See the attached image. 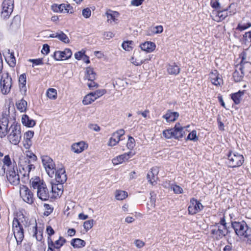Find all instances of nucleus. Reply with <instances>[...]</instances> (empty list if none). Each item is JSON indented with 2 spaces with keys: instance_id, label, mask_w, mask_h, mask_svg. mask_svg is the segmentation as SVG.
I'll use <instances>...</instances> for the list:
<instances>
[{
  "instance_id": "obj_34",
  "label": "nucleus",
  "mask_w": 251,
  "mask_h": 251,
  "mask_svg": "<svg viewBox=\"0 0 251 251\" xmlns=\"http://www.w3.org/2000/svg\"><path fill=\"white\" fill-rule=\"evenodd\" d=\"M127 197V193L126 191L118 190L115 192V198L117 200H123L125 199Z\"/></svg>"
},
{
  "instance_id": "obj_38",
  "label": "nucleus",
  "mask_w": 251,
  "mask_h": 251,
  "mask_svg": "<svg viewBox=\"0 0 251 251\" xmlns=\"http://www.w3.org/2000/svg\"><path fill=\"white\" fill-rule=\"evenodd\" d=\"M95 98L93 96L92 93H90L85 96L82 100L84 105H88L95 100Z\"/></svg>"
},
{
  "instance_id": "obj_22",
  "label": "nucleus",
  "mask_w": 251,
  "mask_h": 251,
  "mask_svg": "<svg viewBox=\"0 0 251 251\" xmlns=\"http://www.w3.org/2000/svg\"><path fill=\"white\" fill-rule=\"evenodd\" d=\"M107 17V21L111 24L117 23L118 17L119 16V12L109 10L105 13Z\"/></svg>"
},
{
  "instance_id": "obj_44",
  "label": "nucleus",
  "mask_w": 251,
  "mask_h": 251,
  "mask_svg": "<svg viewBox=\"0 0 251 251\" xmlns=\"http://www.w3.org/2000/svg\"><path fill=\"white\" fill-rule=\"evenodd\" d=\"M133 45L132 41H125L122 44V47L125 50L129 51L132 50Z\"/></svg>"
},
{
  "instance_id": "obj_58",
  "label": "nucleus",
  "mask_w": 251,
  "mask_h": 251,
  "mask_svg": "<svg viewBox=\"0 0 251 251\" xmlns=\"http://www.w3.org/2000/svg\"><path fill=\"white\" fill-rule=\"evenodd\" d=\"M50 52V46L48 44H44L43 46L41 52L43 54H48Z\"/></svg>"
},
{
  "instance_id": "obj_8",
  "label": "nucleus",
  "mask_w": 251,
  "mask_h": 251,
  "mask_svg": "<svg viewBox=\"0 0 251 251\" xmlns=\"http://www.w3.org/2000/svg\"><path fill=\"white\" fill-rule=\"evenodd\" d=\"M1 17L3 19L8 18L13 12L14 0H4L1 4Z\"/></svg>"
},
{
  "instance_id": "obj_42",
  "label": "nucleus",
  "mask_w": 251,
  "mask_h": 251,
  "mask_svg": "<svg viewBox=\"0 0 251 251\" xmlns=\"http://www.w3.org/2000/svg\"><path fill=\"white\" fill-rule=\"evenodd\" d=\"M58 39L64 43L67 44L70 42L68 37L61 31H58Z\"/></svg>"
},
{
  "instance_id": "obj_10",
  "label": "nucleus",
  "mask_w": 251,
  "mask_h": 251,
  "mask_svg": "<svg viewBox=\"0 0 251 251\" xmlns=\"http://www.w3.org/2000/svg\"><path fill=\"white\" fill-rule=\"evenodd\" d=\"M231 226L236 235L239 237H243L250 227L244 221L232 222Z\"/></svg>"
},
{
  "instance_id": "obj_19",
  "label": "nucleus",
  "mask_w": 251,
  "mask_h": 251,
  "mask_svg": "<svg viewBox=\"0 0 251 251\" xmlns=\"http://www.w3.org/2000/svg\"><path fill=\"white\" fill-rule=\"evenodd\" d=\"M220 3L218 1L216 0H211V5L214 8H217L219 7ZM220 11L217 9L213 10L211 14L212 19L217 22H220Z\"/></svg>"
},
{
  "instance_id": "obj_12",
  "label": "nucleus",
  "mask_w": 251,
  "mask_h": 251,
  "mask_svg": "<svg viewBox=\"0 0 251 251\" xmlns=\"http://www.w3.org/2000/svg\"><path fill=\"white\" fill-rule=\"evenodd\" d=\"M72 55V52L70 49L66 48L63 51H55L52 57L55 60H65L69 59Z\"/></svg>"
},
{
  "instance_id": "obj_50",
  "label": "nucleus",
  "mask_w": 251,
  "mask_h": 251,
  "mask_svg": "<svg viewBox=\"0 0 251 251\" xmlns=\"http://www.w3.org/2000/svg\"><path fill=\"white\" fill-rule=\"evenodd\" d=\"M135 146V140L131 136H129L126 146L128 149L132 150Z\"/></svg>"
},
{
  "instance_id": "obj_55",
  "label": "nucleus",
  "mask_w": 251,
  "mask_h": 251,
  "mask_svg": "<svg viewBox=\"0 0 251 251\" xmlns=\"http://www.w3.org/2000/svg\"><path fill=\"white\" fill-rule=\"evenodd\" d=\"M28 61L32 62L33 63L32 64V67H34L35 65H43V60L41 58H38V59H29L28 60Z\"/></svg>"
},
{
  "instance_id": "obj_62",
  "label": "nucleus",
  "mask_w": 251,
  "mask_h": 251,
  "mask_svg": "<svg viewBox=\"0 0 251 251\" xmlns=\"http://www.w3.org/2000/svg\"><path fill=\"white\" fill-rule=\"evenodd\" d=\"M7 62L11 67H14L16 65V59L15 57L9 58L7 60Z\"/></svg>"
},
{
  "instance_id": "obj_17",
  "label": "nucleus",
  "mask_w": 251,
  "mask_h": 251,
  "mask_svg": "<svg viewBox=\"0 0 251 251\" xmlns=\"http://www.w3.org/2000/svg\"><path fill=\"white\" fill-rule=\"evenodd\" d=\"M34 131L28 130L25 132L24 136L23 146L26 149H29L32 146V139L34 136Z\"/></svg>"
},
{
  "instance_id": "obj_56",
  "label": "nucleus",
  "mask_w": 251,
  "mask_h": 251,
  "mask_svg": "<svg viewBox=\"0 0 251 251\" xmlns=\"http://www.w3.org/2000/svg\"><path fill=\"white\" fill-rule=\"evenodd\" d=\"M82 15L85 18H89L91 15V11L89 8H86L82 10Z\"/></svg>"
},
{
  "instance_id": "obj_13",
  "label": "nucleus",
  "mask_w": 251,
  "mask_h": 251,
  "mask_svg": "<svg viewBox=\"0 0 251 251\" xmlns=\"http://www.w3.org/2000/svg\"><path fill=\"white\" fill-rule=\"evenodd\" d=\"M203 208L201 203L192 198L190 200V205L188 208V211L189 214L194 215L200 211Z\"/></svg>"
},
{
  "instance_id": "obj_16",
  "label": "nucleus",
  "mask_w": 251,
  "mask_h": 251,
  "mask_svg": "<svg viewBox=\"0 0 251 251\" xmlns=\"http://www.w3.org/2000/svg\"><path fill=\"white\" fill-rule=\"evenodd\" d=\"M134 154V153L132 151H129L127 153H125L123 154L120 155L112 160V163L114 165H118L121 164L126 160H127Z\"/></svg>"
},
{
  "instance_id": "obj_1",
  "label": "nucleus",
  "mask_w": 251,
  "mask_h": 251,
  "mask_svg": "<svg viewBox=\"0 0 251 251\" xmlns=\"http://www.w3.org/2000/svg\"><path fill=\"white\" fill-rule=\"evenodd\" d=\"M37 160V156L31 151H26V155L19 158V166L20 172L24 176L22 180L25 181L29 179V173L35 169L33 163Z\"/></svg>"
},
{
  "instance_id": "obj_25",
  "label": "nucleus",
  "mask_w": 251,
  "mask_h": 251,
  "mask_svg": "<svg viewBox=\"0 0 251 251\" xmlns=\"http://www.w3.org/2000/svg\"><path fill=\"white\" fill-rule=\"evenodd\" d=\"M155 44L151 42H145L140 45V48L142 50L147 52H151L155 49Z\"/></svg>"
},
{
  "instance_id": "obj_60",
  "label": "nucleus",
  "mask_w": 251,
  "mask_h": 251,
  "mask_svg": "<svg viewBox=\"0 0 251 251\" xmlns=\"http://www.w3.org/2000/svg\"><path fill=\"white\" fill-rule=\"evenodd\" d=\"M84 55V52H83L82 51H79L75 53V57L77 60H80L81 59L83 58Z\"/></svg>"
},
{
  "instance_id": "obj_6",
  "label": "nucleus",
  "mask_w": 251,
  "mask_h": 251,
  "mask_svg": "<svg viewBox=\"0 0 251 251\" xmlns=\"http://www.w3.org/2000/svg\"><path fill=\"white\" fill-rule=\"evenodd\" d=\"M12 79L7 72H3L0 79V90L3 95H7L11 91Z\"/></svg>"
},
{
  "instance_id": "obj_37",
  "label": "nucleus",
  "mask_w": 251,
  "mask_h": 251,
  "mask_svg": "<svg viewBox=\"0 0 251 251\" xmlns=\"http://www.w3.org/2000/svg\"><path fill=\"white\" fill-rule=\"evenodd\" d=\"M66 242V240L62 237H60L59 239L55 241L54 244L52 241H50V244L52 246H53L54 248L58 249L60 248L61 246L63 245V244Z\"/></svg>"
},
{
  "instance_id": "obj_7",
  "label": "nucleus",
  "mask_w": 251,
  "mask_h": 251,
  "mask_svg": "<svg viewBox=\"0 0 251 251\" xmlns=\"http://www.w3.org/2000/svg\"><path fill=\"white\" fill-rule=\"evenodd\" d=\"M41 158L43 166L47 173L50 177H52L56 171L55 164L53 160L47 155L42 156Z\"/></svg>"
},
{
  "instance_id": "obj_32",
  "label": "nucleus",
  "mask_w": 251,
  "mask_h": 251,
  "mask_svg": "<svg viewBox=\"0 0 251 251\" xmlns=\"http://www.w3.org/2000/svg\"><path fill=\"white\" fill-rule=\"evenodd\" d=\"M244 91H239L237 93L232 94L231 99L235 104H238L240 103L241 100V97L244 95Z\"/></svg>"
},
{
  "instance_id": "obj_63",
  "label": "nucleus",
  "mask_w": 251,
  "mask_h": 251,
  "mask_svg": "<svg viewBox=\"0 0 251 251\" xmlns=\"http://www.w3.org/2000/svg\"><path fill=\"white\" fill-rule=\"evenodd\" d=\"M44 206L46 209L47 210L45 213L46 215H48L49 214L52 212L53 208L51 207L50 205L48 204H45Z\"/></svg>"
},
{
  "instance_id": "obj_53",
  "label": "nucleus",
  "mask_w": 251,
  "mask_h": 251,
  "mask_svg": "<svg viewBox=\"0 0 251 251\" xmlns=\"http://www.w3.org/2000/svg\"><path fill=\"white\" fill-rule=\"evenodd\" d=\"M198 138L197 136V132L196 130H193L190 132L187 137V140H189L193 141L198 140Z\"/></svg>"
},
{
  "instance_id": "obj_59",
  "label": "nucleus",
  "mask_w": 251,
  "mask_h": 251,
  "mask_svg": "<svg viewBox=\"0 0 251 251\" xmlns=\"http://www.w3.org/2000/svg\"><path fill=\"white\" fill-rule=\"evenodd\" d=\"M65 13H73L74 12V9L73 7L70 4L65 3Z\"/></svg>"
},
{
  "instance_id": "obj_61",
  "label": "nucleus",
  "mask_w": 251,
  "mask_h": 251,
  "mask_svg": "<svg viewBox=\"0 0 251 251\" xmlns=\"http://www.w3.org/2000/svg\"><path fill=\"white\" fill-rule=\"evenodd\" d=\"M144 0H132L131 1V4L134 6H138L141 5Z\"/></svg>"
},
{
  "instance_id": "obj_20",
  "label": "nucleus",
  "mask_w": 251,
  "mask_h": 251,
  "mask_svg": "<svg viewBox=\"0 0 251 251\" xmlns=\"http://www.w3.org/2000/svg\"><path fill=\"white\" fill-rule=\"evenodd\" d=\"M184 127L182 126L179 123H176L175 127L172 128L173 132H174V138L179 139L182 138L184 133Z\"/></svg>"
},
{
  "instance_id": "obj_33",
  "label": "nucleus",
  "mask_w": 251,
  "mask_h": 251,
  "mask_svg": "<svg viewBox=\"0 0 251 251\" xmlns=\"http://www.w3.org/2000/svg\"><path fill=\"white\" fill-rule=\"evenodd\" d=\"M16 106L20 112H25L27 108V102L24 99H21L16 103Z\"/></svg>"
},
{
  "instance_id": "obj_46",
  "label": "nucleus",
  "mask_w": 251,
  "mask_h": 251,
  "mask_svg": "<svg viewBox=\"0 0 251 251\" xmlns=\"http://www.w3.org/2000/svg\"><path fill=\"white\" fill-rule=\"evenodd\" d=\"M146 60L147 59H142L135 58L134 57H132L130 60V62L132 64H133L136 66H139V65H141V64H142L143 63H144Z\"/></svg>"
},
{
  "instance_id": "obj_49",
  "label": "nucleus",
  "mask_w": 251,
  "mask_h": 251,
  "mask_svg": "<svg viewBox=\"0 0 251 251\" xmlns=\"http://www.w3.org/2000/svg\"><path fill=\"white\" fill-rule=\"evenodd\" d=\"M245 238V240L246 243L249 244H251V228H249L247 230L246 233L243 236Z\"/></svg>"
},
{
  "instance_id": "obj_5",
  "label": "nucleus",
  "mask_w": 251,
  "mask_h": 251,
  "mask_svg": "<svg viewBox=\"0 0 251 251\" xmlns=\"http://www.w3.org/2000/svg\"><path fill=\"white\" fill-rule=\"evenodd\" d=\"M12 231L17 245H20L24 238V233L20 218H14L12 222Z\"/></svg>"
},
{
  "instance_id": "obj_21",
  "label": "nucleus",
  "mask_w": 251,
  "mask_h": 251,
  "mask_svg": "<svg viewBox=\"0 0 251 251\" xmlns=\"http://www.w3.org/2000/svg\"><path fill=\"white\" fill-rule=\"evenodd\" d=\"M87 147V145L84 142L81 141L73 144L72 145L71 149L75 153H79L86 149Z\"/></svg>"
},
{
  "instance_id": "obj_11",
  "label": "nucleus",
  "mask_w": 251,
  "mask_h": 251,
  "mask_svg": "<svg viewBox=\"0 0 251 251\" xmlns=\"http://www.w3.org/2000/svg\"><path fill=\"white\" fill-rule=\"evenodd\" d=\"M20 193L23 200L28 203H32L33 201V195L28 187L25 185L20 187Z\"/></svg>"
},
{
  "instance_id": "obj_40",
  "label": "nucleus",
  "mask_w": 251,
  "mask_h": 251,
  "mask_svg": "<svg viewBox=\"0 0 251 251\" xmlns=\"http://www.w3.org/2000/svg\"><path fill=\"white\" fill-rule=\"evenodd\" d=\"M19 81L20 84V86L21 89H24L25 91H26V77L25 74H22L20 75L19 78Z\"/></svg>"
},
{
  "instance_id": "obj_48",
  "label": "nucleus",
  "mask_w": 251,
  "mask_h": 251,
  "mask_svg": "<svg viewBox=\"0 0 251 251\" xmlns=\"http://www.w3.org/2000/svg\"><path fill=\"white\" fill-rule=\"evenodd\" d=\"M250 27H251V23H243L242 22L238 24L237 29L242 31Z\"/></svg>"
},
{
  "instance_id": "obj_41",
  "label": "nucleus",
  "mask_w": 251,
  "mask_h": 251,
  "mask_svg": "<svg viewBox=\"0 0 251 251\" xmlns=\"http://www.w3.org/2000/svg\"><path fill=\"white\" fill-rule=\"evenodd\" d=\"M2 162L4 165L3 166H4V167L6 166L7 168V170L13 168L12 166L11 160L9 155H6L4 157Z\"/></svg>"
},
{
  "instance_id": "obj_26",
  "label": "nucleus",
  "mask_w": 251,
  "mask_h": 251,
  "mask_svg": "<svg viewBox=\"0 0 251 251\" xmlns=\"http://www.w3.org/2000/svg\"><path fill=\"white\" fill-rule=\"evenodd\" d=\"M167 72L171 75H177L180 72V68L176 63L169 64L167 68Z\"/></svg>"
},
{
  "instance_id": "obj_14",
  "label": "nucleus",
  "mask_w": 251,
  "mask_h": 251,
  "mask_svg": "<svg viewBox=\"0 0 251 251\" xmlns=\"http://www.w3.org/2000/svg\"><path fill=\"white\" fill-rule=\"evenodd\" d=\"M55 179L59 183H64L67 179L66 171L63 167L59 168L55 171Z\"/></svg>"
},
{
  "instance_id": "obj_24",
  "label": "nucleus",
  "mask_w": 251,
  "mask_h": 251,
  "mask_svg": "<svg viewBox=\"0 0 251 251\" xmlns=\"http://www.w3.org/2000/svg\"><path fill=\"white\" fill-rule=\"evenodd\" d=\"M179 116V113L177 112H171L168 110L167 113L163 116L167 122H174Z\"/></svg>"
},
{
  "instance_id": "obj_39",
  "label": "nucleus",
  "mask_w": 251,
  "mask_h": 251,
  "mask_svg": "<svg viewBox=\"0 0 251 251\" xmlns=\"http://www.w3.org/2000/svg\"><path fill=\"white\" fill-rule=\"evenodd\" d=\"M47 97L51 100H55L57 98V93L56 89L49 88L47 91Z\"/></svg>"
},
{
  "instance_id": "obj_2",
  "label": "nucleus",
  "mask_w": 251,
  "mask_h": 251,
  "mask_svg": "<svg viewBox=\"0 0 251 251\" xmlns=\"http://www.w3.org/2000/svg\"><path fill=\"white\" fill-rule=\"evenodd\" d=\"M30 183L33 189L37 190V195L39 199L42 201H47L50 198L51 191L48 188L45 182L39 177L31 178Z\"/></svg>"
},
{
  "instance_id": "obj_51",
  "label": "nucleus",
  "mask_w": 251,
  "mask_h": 251,
  "mask_svg": "<svg viewBox=\"0 0 251 251\" xmlns=\"http://www.w3.org/2000/svg\"><path fill=\"white\" fill-rule=\"evenodd\" d=\"M172 128H171L164 130L163 135L166 138L171 139L174 138Z\"/></svg>"
},
{
  "instance_id": "obj_30",
  "label": "nucleus",
  "mask_w": 251,
  "mask_h": 251,
  "mask_svg": "<svg viewBox=\"0 0 251 251\" xmlns=\"http://www.w3.org/2000/svg\"><path fill=\"white\" fill-rule=\"evenodd\" d=\"M209 78L212 83L215 85H218L220 84L219 79V74L217 70H214L209 74Z\"/></svg>"
},
{
  "instance_id": "obj_9",
  "label": "nucleus",
  "mask_w": 251,
  "mask_h": 251,
  "mask_svg": "<svg viewBox=\"0 0 251 251\" xmlns=\"http://www.w3.org/2000/svg\"><path fill=\"white\" fill-rule=\"evenodd\" d=\"M6 177L9 183L13 185H18L20 183V176L17 167H13L7 170Z\"/></svg>"
},
{
  "instance_id": "obj_31",
  "label": "nucleus",
  "mask_w": 251,
  "mask_h": 251,
  "mask_svg": "<svg viewBox=\"0 0 251 251\" xmlns=\"http://www.w3.org/2000/svg\"><path fill=\"white\" fill-rule=\"evenodd\" d=\"M240 71L236 70L233 73V77L235 82H239L240 81L244 76V73L243 72V68L242 67V65L240 67Z\"/></svg>"
},
{
  "instance_id": "obj_29",
  "label": "nucleus",
  "mask_w": 251,
  "mask_h": 251,
  "mask_svg": "<svg viewBox=\"0 0 251 251\" xmlns=\"http://www.w3.org/2000/svg\"><path fill=\"white\" fill-rule=\"evenodd\" d=\"M84 78L88 80H94L96 78V74L91 68H87L85 70Z\"/></svg>"
},
{
  "instance_id": "obj_3",
  "label": "nucleus",
  "mask_w": 251,
  "mask_h": 251,
  "mask_svg": "<svg viewBox=\"0 0 251 251\" xmlns=\"http://www.w3.org/2000/svg\"><path fill=\"white\" fill-rule=\"evenodd\" d=\"M21 127L20 124L13 123L9 127L7 134V140L13 145H18L22 139Z\"/></svg>"
},
{
  "instance_id": "obj_47",
  "label": "nucleus",
  "mask_w": 251,
  "mask_h": 251,
  "mask_svg": "<svg viewBox=\"0 0 251 251\" xmlns=\"http://www.w3.org/2000/svg\"><path fill=\"white\" fill-rule=\"evenodd\" d=\"M171 189L173 190L174 192L176 194H182L183 192V189L179 185L176 184H173L171 185Z\"/></svg>"
},
{
  "instance_id": "obj_54",
  "label": "nucleus",
  "mask_w": 251,
  "mask_h": 251,
  "mask_svg": "<svg viewBox=\"0 0 251 251\" xmlns=\"http://www.w3.org/2000/svg\"><path fill=\"white\" fill-rule=\"evenodd\" d=\"M93 220H88L85 221L83 224V226L84 229L88 231L93 226Z\"/></svg>"
},
{
  "instance_id": "obj_4",
  "label": "nucleus",
  "mask_w": 251,
  "mask_h": 251,
  "mask_svg": "<svg viewBox=\"0 0 251 251\" xmlns=\"http://www.w3.org/2000/svg\"><path fill=\"white\" fill-rule=\"evenodd\" d=\"M226 164L229 167L236 168L241 166L244 161L243 155L237 153L228 151L227 154L222 158Z\"/></svg>"
},
{
  "instance_id": "obj_27",
  "label": "nucleus",
  "mask_w": 251,
  "mask_h": 251,
  "mask_svg": "<svg viewBox=\"0 0 251 251\" xmlns=\"http://www.w3.org/2000/svg\"><path fill=\"white\" fill-rule=\"evenodd\" d=\"M22 123L24 126L29 127H33L36 124L35 121L30 118L26 114L23 115L22 118Z\"/></svg>"
},
{
  "instance_id": "obj_43",
  "label": "nucleus",
  "mask_w": 251,
  "mask_h": 251,
  "mask_svg": "<svg viewBox=\"0 0 251 251\" xmlns=\"http://www.w3.org/2000/svg\"><path fill=\"white\" fill-rule=\"evenodd\" d=\"M221 225L223 226V229H221V235L225 236L228 232L229 230L227 228L226 223L225 222L224 218L221 219Z\"/></svg>"
},
{
  "instance_id": "obj_45",
  "label": "nucleus",
  "mask_w": 251,
  "mask_h": 251,
  "mask_svg": "<svg viewBox=\"0 0 251 251\" xmlns=\"http://www.w3.org/2000/svg\"><path fill=\"white\" fill-rule=\"evenodd\" d=\"M120 141L118 139V138L116 137L114 133H113L109 140L108 145L113 147L116 145Z\"/></svg>"
},
{
  "instance_id": "obj_57",
  "label": "nucleus",
  "mask_w": 251,
  "mask_h": 251,
  "mask_svg": "<svg viewBox=\"0 0 251 251\" xmlns=\"http://www.w3.org/2000/svg\"><path fill=\"white\" fill-rule=\"evenodd\" d=\"M243 40L246 43L251 42V30L245 33L243 35Z\"/></svg>"
},
{
  "instance_id": "obj_64",
  "label": "nucleus",
  "mask_w": 251,
  "mask_h": 251,
  "mask_svg": "<svg viewBox=\"0 0 251 251\" xmlns=\"http://www.w3.org/2000/svg\"><path fill=\"white\" fill-rule=\"evenodd\" d=\"M89 127L90 129L95 131H99L100 130V127L96 124H90L89 125Z\"/></svg>"
},
{
  "instance_id": "obj_28",
  "label": "nucleus",
  "mask_w": 251,
  "mask_h": 251,
  "mask_svg": "<svg viewBox=\"0 0 251 251\" xmlns=\"http://www.w3.org/2000/svg\"><path fill=\"white\" fill-rule=\"evenodd\" d=\"M71 245L75 249H80L85 246L86 242L80 238H74L71 241Z\"/></svg>"
},
{
  "instance_id": "obj_35",
  "label": "nucleus",
  "mask_w": 251,
  "mask_h": 251,
  "mask_svg": "<svg viewBox=\"0 0 251 251\" xmlns=\"http://www.w3.org/2000/svg\"><path fill=\"white\" fill-rule=\"evenodd\" d=\"M52 10L55 12L65 13V3L54 4L51 6Z\"/></svg>"
},
{
  "instance_id": "obj_15",
  "label": "nucleus",
  "mask_w": 251,
  "mask_h": 251,
  "mask_svg": "<svg viewBox=\"0 0 251 251\" xmlns=\"http://www.w3.org/2000/svg\"><path fill=\"white\" fill-rule=\"evenodd\" d=\"M63 183L51 184V199L59 197L63 193Z\"/></svg>"
},
{
  "instance_id": "obj_36",
  "label": "nucleus",
  "mask_w": 251,
  "mask_h": 251,
  "mask_svg": "<svg viewBox=\"0 0 251 251\" xmlns=\"http://www.w3.org/2000/svg\"><path fill=\"white\" fill-rule=\"evenodd\" d=\"M33 231L34 233L33 236L35 237L36 240L39 241H41L43 238V231L42 230H38L36 224L35 226L33 227Z\"/></svg>"
},
{
  "instance_id": "obj_52",
  "label": "nucleus",
  "mask_w": 251,
  "mask_h": 251,
  "mask_svg": "<svg viewBox=\"0 0 251 251\" xmlns=\"http://www.w3.org/2000/svg\"><path fill=\"white\" fill-rule=\"evenodd\" d=\"M113 133L120 141L123 140L122 137L125 134V131L123 129H120L114 132Z\"/></svg>"
},
{
  "instance_id": "obj_23",
  "label": "nucleus",
  "mask_w": 251,
  "mask_h": 251,
  "mask_svg": "<svg viewBox=\"0 0 251 251\" xmlns=\"http://www.w3.org/2000/svg\"><path fill=\"white\" fill-rule=\"evenodd\" d=\"M158 171L156 168H152L151 171L147 174V179L148 182H150L152 185H154L156 184V178H157V174Z\"/></svg>"
},
{
  "instance_id": "obj_18",
  "label": "nucleus",
  "mask_w": 251,
  "mask_h": 251,
  "mask_svg": "<svg viewBox=\"0 0 251 251\" xmlns=\"http://www.w3.org/2000/svg\"><path fill=\"white\" fill-rule=\"evenodd\" d=\"M9 121L6 118H3L0 121V137H5L8 131Z\"/></svg>"
}]
</instances>
